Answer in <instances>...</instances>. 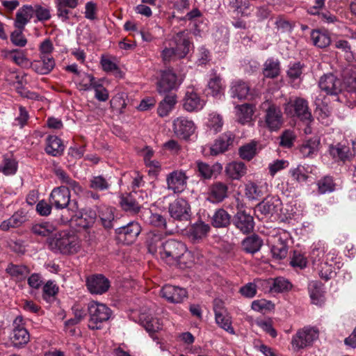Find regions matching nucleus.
Wrapping results in <instances>:
<instances>
[{
  "label": "nucleus",
  "instance_id": "bf43d9fd",
  "mask_svg": "<svg viewBox=\"0 0 356 356\" xmlns=\"http://www.w3.org/2000/svg\"><path fill=\"white\" fill-rule=\"evenodd\" d=\"M280 138V145L283 147L290 148L293 145V142L296 139V136L292 131L285 130L284 131H283Z\"/></svg>",
  "mask_w": 356,
  "mask_h": 356
},
{
  "label": "nucleus",
  "instance_id": "c756f323",
  "mask_svg": "<svg viewBox=\"0 0 356 356\" xmlns=\"http://www.w3.org/2000/svg\"><path fill=\"white\" fill-rule=\"evenodd\" d=\"M64 150V145L62 140L56 136H49L47 138V145L45 152L49 155L58 156L63 154Z\"/></svg>",
  "mask_w": 356,
  "mask_h": 356
},
{
  "label": "nucleus",
  "instance_id": "09e8293b",
  "mask_svg": "<svg viewBox=\"0 0 356 356\" xmlns=\"http://www.w3.org/2000/svg\"><path fill=\"white\" fill-rule=\"evenodd\" d=\"M257 142L252 141L250 143L241 146L238 149L240 157L246 161L252 160L257 154Z\"/></svg>",
  "mask_w": 356,
  "mask_h": 356
},
{
  "label": "nucleus",
  "instance_id": "7ed1b4c3",
  "mask_svg": "<svg viewBox=\"0 0 356 356\" xmlns=\"http://www.w3.org/2000/svg\"><path fill=\"white\" fill-rule=\"evenodd\" d=\"M285 114L291 118L296 117L300 121L309 123L313 121V117L309 111L308 102L302 97L290 99L284 104Z\"/></svg>",
  "mask_w": 356,
  "mask_h": 356
},
{
  "label": "nucleus",
  "instance_id": "a19ab883",
  "mask_svg": "<svg viewBox=\"0 0 356 356\" xmlns=\"http://www.w3.org/2000/svg\"><path fill=\"white\" fill-rule=\"evenodd\" d=\"M31 230L35 235L49 238L56 231V226L49 222H43L33 225Z\"/></svg>",
  "mask_w": 356,
  "mask_h": 356
},
{
  "label": "nucleus",
  "instance_id": "f8f14e48",
  "mask_svg": "<svg viewBox=\"0 0 356 356\" xmlns=\"http://www.w3.org/2000/svg\"><path fill=\"white\" fill-rule=\"evenodd\" d=\"M232 222L244 234L251 233L254 227L253 216L245 210H238L233 216Z\"/></svg>",
  "mask_w": 356,
  "mask_h": 356
},
{
  "label": "nucleus",
  "instance_id": "6e6d98bb",
  "mask_svg": "<svg viewBox=\"0 0 356 356\" xmlns=\"http://www.w3.org/2000/svg\"><path fill=\"white\" fill-rule=\"evenodd\" d=\"M109 186L106 179L101 175L94 176L90 180V188L95 190L104 191L107 190Z\"/></svg>",
  "mask_w": 356,
  "mask_h": 356
},
{
  "label": "nucleus",
  "instance_id": "f3484780",
  "mask_svg": "<svg viewBox=\"0 0 356 356\" xmlns=\"http://www.w3.org/2000/svg\"><path fill=\"white\" fill-rule=\"evenodd\" d=\"M188 177L182 171L175 170L170 172L166 178L168 188L175 193H181L187 185Z\"/></svg>",
  "mask_w": 356,
  "mask_h": 356
},
{
  "label": "nucleus",
  "instance_id": "79ce46f5",
  "mask_svg": "<svg viewBox=\"0 0 356 356\" xmlns=\"http://www.w3.org/2000/svg\"><path fill=\"white\" fill-rule=\"evenodd\" d=\"M311 40L313 44L318 48H325L330 45L331 39L330 35L319 30H312Z\"/></svg>",
  "mask_w": 356,
  "mask_h": 356
},
{
  "label": "nucleus",
  "instance_id": "2f4dec72",
  "mask_svg": "<svg viewBox=\"0 0 356 356\" xmlns=\"http://www.w3.org/2000/svg\"><path fill=\"white\" fill-rule=\"evenodd\" d=\"M227 184L218 181L213 184L209 188V198L213 202H220L227 197Z\"/></svg>",
  "mask_w": 356,
  "mask_h": 356
},
{
  "label": "nucleus",
  "instance_id": "a211bd4d",
  "mask_svg": "<svg viewBox=\"0 0 356 356\" xmlns=\"http://www.w3.org/2000/svg\"><path fill=\"white\" fill-rule=\"evenodd\" d=\"M173 129L178 137L187 140L194 133L195 127L192 120L184 117H179L174 120Z\"/></svg>",
  "mask_w": 356,
  "mask_h": 356
},
{
  "label": "nucleus",
  "instance_id": "4468645a",
  "mask_svg": "<svg viewBox=\"0 0 356 356\" xmlns=\"http://www.w3.org/2000/svg\"><path fill=\"white\" fill-rule=\"evenodd\" d=\"M318 86L327 95H337L341 92L342 82L333 74H324L320 78Z\"/></svg>",
  "mask_w": 356,
  "mask_h": 356
},
{
  "label": "nucleus",
  "instance_id": "e433bc0d",
  "mask_svg": "<svg viewBox=\"0 0 356 356\" xmlns=\"http://www.w3.org/2000/svg\"><path fill=\"white\" fill-rule=\"evenodd\" d=\"M246 166L244 163L232 162L225 168L226 175L232 179H239L246 173Z\"/></svg>",
  "mask_w": 356,
  "mask_h": 356
},
{
  "label": "nucleus",
  "instance_id": "7c9ffc66",
  "mask_svg": "<svg viewBox=\"0 0 356 356\" xmlns=\"http://www.w3.org/2000/svg\"><path fill=\"white\" fill-rule=\"evenodd\" d=\"M5 270L12 279L17 282L24 280L30 273L27 266L12 263L8 264Z\"/></svg>",
  "mask_w": 356,
  "mask_h": 356
},
{
  "label": "nucleus",
  "instance_id": "052dcab7",
  "mask_svg": "<svg viewBox=\"0 0 356 356\" xmlns=\"http://www.w3.org/2000/svg\"><path fill=\"white\" fill-rule=\"evenodd\" d=\"M23 30L24 29H17V30L12 32L10 35V40L15 46L23 47L27 43V40L23 34Z\"/></svg>",
  "mask_w": 356,
  "mask_h": 356
},
{
  "label": "nucleus",
  "instance_id": "69168bd1",
  "mask_svg": "<svg viewBox=\"0 0 356 356\" xmlns=\"http://www.w3.org/2000/svg\"><path fill=\"white\" fill-rule=\"evenodd\" d=\"M302 67L300 62L294 63L287 70V76L293 80L300 78L302 73Z\"/></svg>",
  "mask_w": 356,
  "mask_h": 356
},
{
  "label": "nucleus",
  "instance_id": "412c9836",
  "mask_svg": "<svg viewBox=\"0 0 356 356\" xmlns=\"http://www.w3.org/2000/svg\"><path fill=\"white\" fill-rule=\"evenodd\" d=\"M56 62L51 56H40V60L31 64V69L39 74H48L55 67Z\"/></svg>",
  "mask_w": 356,
  "mask_h": 356
},
{
  "label": "nucleus",
  "instance_id": "e2e57ef3",
  "mask_svg": "<svg viewBox=\"0 0 356 356\" xmlns=\"http://www.w3.org/2000/svg\"><path fill=\"white\" fill-rule=\"evenodd\" d=\"M325 253L323 250L319 248H314L312 250L310 253V259L314 267L317 266L318 268L323 265L324 263H323V259Z\"/></svg>",
  "mask_w": 356,
  "mask_h": 356
},
{
  "label": "nucleus",
  "instance_id": "f257e3e1",
  "mask_svg": "<svg viewBox=\"0 0 356 356\" xmlns=\"http://www.w3.org/2000/svg\"><path fill=\"white\" fill-rule=\"evenodd\" d=\"M49 202L60 211V217L54 219L58 224L66 225L78 216L79 202L76 199H70V191L67 187L62 186L53 189Z\"/></svg>",
  "mask_w": 356,
  "mask_h": 356
},
{
  "label": "nucleus",
  "instance_id": "f704fd0d",
  "mask_svg": "<svg viewBox=\"0 0 356 356\" xmlns=\"http://www.w3.org/2000/svg\"><path fill=\"white\" fill-rule=\"evenodd\" d=\"M230 222L231 216L224 209H217L211 218V225L216 228L227 227Z\"/></svg>",
  "mask_w": 356,
  "mask_h": 356
},
{
  "label": "nucleus",
  "instance_id": "8fccbe9b",
  "mask_svg": "<svg viewBox=\"0 0 356 356\" xmlns=\"http://www.w3.org/2000/svg\"><path fill=\"white\" fill-rule=\"evenodd\" d=\"M271 252L273 258L281 260L285 258L287 255L288 245L283 240L279 238L277 241L273 245L271 248Z\"/></svg>",
  "mask_w": 356,
  "mask_h": 356
},
{
  "label": "nucleus",
  "instance_id": "2eb2a0df",
  "mask_svg": "<svg viewBox=\"0 0 356 356\" xmlns=\"http://www.w3.org/2000/svg\"><path fill=\"white\" fill-rule=\"evenodd\" d=\"M86 286L92 294H103L110 288V281L102 274L93 275L86 279Z\"/></svg>",
  "mask_w": 356,
  "mask_h": 356
},
{
  "label": "nucleus",
  "instance_id": "6ab92c4d",
  "mask_svg": "<svg viewBox=\"0 0 356 356\" xmlns=\"http://www.w3.org/2000/svg\"><path fill=\"white\" fill-rule=\"evenodd\" d=\"M235 136L230 131L225 132L216 138L210 148L211 155H218L227 151L233 145Z\"/></svg>",
  "mask_w": 356,
  "mask_h": 356
},
{
  "label": "nucleus",
  "instance_id": "39448f33",
  "mask_svg": "<svg viewBox=\"0 0 356 356\" xmlns=\"http://www.w3.org/2000/svg\"><path fill=\"white\" fill-rule=\"evenodd\" d=\"M161 257L169 265H176L186 251V245L181 241L169 239L162 244Z\"/></svg>",
  "mask_w": 356,
  "mask_h": 356
},
{
  "label": "nucleus",
  "instance_id": "3c124183",
  "mask_svg": "<svg viewBox=\"0 0 356 356\" xmlns=\"http://www.w3.org/2000/svg\"><path fill=\"white\" fill-rule=\"evenodd\" d=\"M318 191L320 194H325L334 191L335 184L330 176H325L319 179L317 183Z\"/></svg>",
  "mask_w": 356,
  "mask_h": 356
},
{
  "label": "nucleus",
  "instance_id": "774afa93",
  "mask_svg": "<svg viewBox=\"0 0 356 356\" xmlns=\"http://www.w3.org/2000/svg\"><path fill=\"white\" fill-rule=\"evenodd\" d=\"M33 11L39 21H47L51 17L49 10L40 5H35Z\"/></svg>",
  "mask_w": 356,
  "mask_h": 356
},
{
  "label": "nucleus",
  "instance_id": "864d4df0",
  "mask_svg": "<svg viewBox=\"0 0 356 356\" xmlns=\"http://www.w3.org/2000/svg\"><path fill=\"white\" fill-rule=\"evenodd\" d=\"M223 125V120L222 117L217 113H211L209 115L207 127L213 130L214 134L219 132Z\"/></svg>",
  "mask_w": 356,
  "mask_h": 356
},
{
  "label": "nucleus",
  "instance_id": "680f3d73",
  "mask_svg": "<svg viewBox=\"0 0 356 356\" xmlns=\"http://www.w3.org/2000/svg\"><path fill=\"white\" fill-rule=\"evenodd\" d=\"M208 87L211 90L213 96L220 95L223 90L221 79L217 76L211 78L208 83Z\"/></svg>",
  "mask_w": 356,
  "mask_h": 356
},
{
  "label": "nucleus",
  "instance_id": "ea45409f",
  "mask_svg": "<svg viewBox=\"0 0 356 356\" xmlns=\"http://www.w3.org/2000/svg\"><path fill=\"white\" fill-rule=\"evenodd\" d=\"M263 74L265 77L275 79L280 74V63L278 60L268 58L264 65Z\"/></svg>",
  "mask_w": 356,
  "mask_h": 356
},
{
  "label": "nucleus",
  "instance_id": "cd10ccee",
  "mask_svg": "<svg viewBox=\"0 0 356 356\" xmlns=\"http://www.w3.org/2000/svg\"><path fill=\"white\" fill-rule=\"evenodd\" d=\"M203 106L204 101L200 99L196 92L188 91L186 93L183 104L184 108L186 111L188 112L199 111L203 108Z\"/></svg>",
  "mask_w": 356,
  "mask_h": 356
},
{
  "label": "nucleus",
  "instance_id": "f03ea898",
  "mask_svg": "<svg viewBox=\"0 0 356 356\" xmlns=\"http://www.w3.org/2000/svg\"><path fill=\"white\" fill-rule=\"evenodd\" d=\"M47 244L49 248L56 253L73 254L79 249L76 237L65 232L55 234L53 237L47 238Z\"/></svg>",
  "mask_w": 356,
  "mask_h": 356
},
{
  "label": "nucleus",
  "instance_id": "473e14b6",
  "mask_svg": "<svg viewBox=\"0 0 356 356\" xmlns=\"http://www.w3.org/2000/svg\"><path fill=\"white\" fill-rule=\"evenodd\" d=\"M343 83L346 90L353 94V103L356 106V72L347 69L343 72Z\"/></svg>",
  "mask_w": 356,
  "mask_h": 356
},
{
  "label": "nucleus",
  "instance_id": "aec40b11",
  "mask_svg": "<svg viewBox=\"0 0 356 356\" xmlns=\"http://www.w3.org/2000/svg\"><path fill=\"white\" fill-rule=\"evenodd\" d=\"M210 229L209 224L199 220L190 227L188 231V237L193 243H200L207 236Z\"/></svg>",
  "mask_w": 356,
  "mask_h": 356
},
{
  "label": "nucleus",
  "instance_id": "20e7f679",
  "mask_svg": "<svg viewBox=\"0 0 356 356\" xmlns=\"http://www.w3.org/2000/svg\"><path fill=\"white\" fill-rule=\"evenodd\" d=\"M89 314L88 327L90 330H100L102 323L109 320L112 311L106 305L90 302L88 305Z\"/></svg>",
  "mask_w": 356,
  "mask_h": 356
},
{
  "label": "nucleus",
  "instance_id": "b1692460",
  "mask_svg": "<svg viewBox=\"0 0 356 356\" xmlns=\"http://www.w3.org/2000/svg\"><path fill=\"white\" fill-rule=\"evenodd\" d=\"M57 16L63 22H67L70 19L71 13L70 9L75 8L79 3V0H55Z\"/></svg>",
  "mask_w": 356,
  "mask_h": 356
},
{
  "label": "nucleus",
  "instance_id": "dca6fc26",
  "mask_svg": "<svg viewBox=\"0 0 356 356\" xmlns=\"http://www.w3.org/2000/svg\"><path fill=\"white\" fill-rule=\"evenodd\" d=\"M161 296L171 303H181L188 296L184 288L166 284L163 286L160 292Z\"/></svg>",
  "mask_w": 356,
  "mask_h": 356
},
{
  "label": "nucleus",
  "instance_id": "423d86ee",
  "mask_svg": "<svg viewBox=\"0 0 356 356\" xmlns=\"http://www.w3.org/2000/svg\"><path fill=\"white\" fill-rule=\"evenodd\" d=\"M318 337L319 330L316 327L305 326L299 329L293 336L291 339L292 348L293 350L298 351L312 346L313 343L318 339Z\"/></svg>",
  "mask_w": 356,
  "mask_h": 356
},
{
  "label": "nucleus",
  "instance_id": "5701e85b",
  "mask_svg": "<svg viewBox=\"0 0 356 356\" xmlns=\"http://www.w3.org/2000/svg\"><path fill=\"white\" fill-rule=\"evenodd\" d=\"M281 201L277 197H267L257 205V209L262 214L273 215L280 209Z\"/></svg>",
  "mask_w": 356,
  "mask_h": 356
},
{
  "label": "nucleus",
  "instance_id": "72a5a7b5",
  "mask_svg": "<svg viewBox=\"0 0 356 356\" xmlns=\"http://www.w3.org/2000/svg\"><path fill=\"white\" fill-rule=\"evenodd\" d=\"M231 96L238 99H245L250 93L249 85L242 81H234L230 88Z\"/></svg>",
  "mask_w": 356,
  "mask_h": 356
},
{
  "label": "nucleus",
  "instance_id": "c9c22d12",
  "mask_svg": "<svg viewBox=\"0 0 356 356\" xmlns=\"http://www.w3.org/2000/svg\"><path fill=\"white\" fill-rule=\"evenodd\" d=\"M162 238L163 235L159 232L150 231L147 234L145 244L149 253L154 254L158 248L162 246Z\"/></svg>",
  "mask_w": 356,
  "mask_h": 356
},
{
  "label": "nucleus",
  "instance_id": "c03bdc74",
  "mask_svg": "<svg viewBox=\"0 0 356 356\" xmlns=\"http://www.w3.org/2000/svg\"><path fill=\"white\" fill-rule=\"evenodd\" d=\"M236 108L238 122L244 124L252 120L254 111L251 104H244L237 106Z\"/></svg>",
  "mask_w": 356,
  "mask_h": 356
},
{
  "label": "nucleus",
  "instance_id": "58836bf2",
  "mask_svg": "<svg viewBox=\"0 0 356 356\" xmlns=\"http://www.w3.org/2000/svg\"><path fill=\"white\" fill-rule=\"evenodd\" d=\"M323 284L318 281H312L308 285V291L312 303L321 305L323 302Z\"/></svg>",
  "mask_w": 356,
  "mask_h": 356
},
{
  "label": "nucleus",
  "instance_id": "5fc2aeb1",
  "mask_svg": "<svg viewBox=\"0 0 356 356\" xmlns=\"http://www.w3.org/2000/svg\"><path fill=\"white\" fill-rule=\"evenodd\" d=\"M245 196L249 200H257L262 195V191L254 182H248L245 188Z\"/></svg>",
  "mask_w": 356,
  "mask_h": 356
},
{
  "label": "nucleus",
  "instance_id": "4c0bfd02",
  "mask_svg": "<svg viewBox=\"0 0 356 356\" xmlns=\"http://www.w3.org/2000/svg\"><path fill=\"white\" fill-rule=\"evenodd\" d=\"M27 220V216L24 211L15 212L9 219L1 222V230H8L10 227H17Z\"/></svg>",
  "mask_w": 356,
  "mask_h": 356
},
{
  "label": "nucleus",
  "instance_id": "9b49d317",
  "mask_svg": "<svg viewBox=\"0 0 356 356\" xmlns=\"http://www.w3.org/2000/svg\"><path fill=\"white\" fill-rule=\"evenodd\" d=\"M170 45H172L177 51V58L186 57L192 46V42L190 40V33L188 30L179 31L173 35Z\"/></svg>",
  "mask_w": 356,
  "mask_h": 356
},
{
  "label": "nucleus",
  "instance_id": "ddd939ff",
  "mask_svg": "<svg viewBox=\"0 0 356 356\" xmlns=\"http://www.w3.org/2000/svg\"><path fill=\"white\" fill-rule=\"evenodd\" d=\"M177 76L172 69L161 72V79L157 82L156 89L159 94H165L177 88Z\"/></svg>",
  "mask_w": 356,
  "mask_h": 356
},
{
  "label": "nucleus",
  "instance_id": "a878e982",
  "mask_svg": "<svg viewBox=\"0 0 356 356\" xmlns=\"http://www.w3.org/2000/svg\"><path fill=\"white\" fill-rule=\"evenodd\" d=\"M34 15L33 7L24 5L16 13L15 26L17 29H24L25 25L29 22Z\"/></svg>",
  "mask_w": 356,
  "mask_h": 356
},
{
  "label": "nucleus",
  "instance_id": "de8ad7c7",
  "mask_svg": "<svg viewBox=\"0 0 356 356\" xmlns=\"http://www.w3.org/2000/svg\"><path fill=\"white\" fill-rule=\"evenodd\" d=\"M329 152L333 159H338L343 162L349 159V148L339 143L337 145H331Z\"/></svg>",
  "mask_w": 356,
  "mask_h": 356
},
{
  "label": "nucleus",
  "instance_id": "6e6552de",
  "mask_svg": "<svg viewBox=\"0 0 356 356\" xmlns=\"http://www.w3.org/2000/svg\"><path fill=\"white\" fill-rule=\"evenodd\" d=\"M22 321L21 316L17 317L13 323V329L9 334V340L11 345L16 348H24L30 340L28 330L20 323Z\"/></svg>",
  "mask_w": 356,
  "mask_h": 356
},
{
  "label": "nucleus",
  "instance_id": "0eeeda50",
  "mask_svg": "<svg viewBox=\"0 0 356 356\" xmlns=\"http://www.w3.org/2000/svg\"><path fill=\"white\" fill-rule=\"evenodd\" d=\"M265 108V124L270 131H278L283 124V115L280 108L275 104L266 102L263 104Z\"/></svg>",
  "mask_w": 356,
  "mask_h": 356
},
{
  "label": "nucleus",
  "instance_id": "a18cd8bd",
  "mask_svg": "<svg viewBox=\"0 0 356 356\" xmlns=\"http://www.w3.org/2000/svg\"><path fill=\"white\" fill-rule=\"evenodd\" d=\"M140 321L141 325L151 336L161 329L159 321L156 318L143 315L140 318Z\"/></svg>",
  "mask_w": 356,
  "mask_h": 356
},
{
  "label": "nucleus",
  "instance_id": "0e129e2a",
  "mask_svg": "<svg viewBox=\"0 0 356 356\" xmlns=\"http://www.w3.org/2000/svg\"><path fill=\"white\" fill-rule=\"evenodd\" d=\"M290 264L292 266L303 268L307 266V259L299 251L295 250Z\"/></svg>",
  "mask_w": 356,
  "mask_h": 356
},
{
  "label": "nucleus",
  "instance_id": "bb28decb",
  "mask_svg": "<svg viewBox=\"0 0 356 356\" xmlns=\"http://www.w3.org/2000/svg\"><path fill=\"white\" fill-rule=\"evenodd\" d=\"M136 193H129L120 197V205L122 210L132 214H136L140 211L141 205L136 200Z\"/></svg>",
  "mask_w": 356,
  "mask_h": 356
},
{
  "label": "nucleus",
  "instance_id": "4be33fe9",
  "mask_svg": "<svg viewBox=\"0 0 356 356\" xmlns=\"http://www.w3.org/2000/svg\"><path fill=\"white\" fill-rule=\"evenodd\" d=\"M321 147V140L318 137H314L305 140L299 148L300 152L304 158H314Z\"/></svg>",
  "mask_w": 356,
  "mask_h": 356
},
{
  "label": "nucleus",
  "instance_id": "4d7b16f0",
  "mask_svg": "<svg viewBox=\"0 0 356 356\" xmlns=\"http://www.w3.org/2000/svg\"><path fill=\"white\" fill-rule=\"evenodd\" d=\"M4 56L10 58L17 65H22L25 61H27V58L24 56L22 51L18 49H13L10 51H3Z\"/></svg>",
  "mask_w": 356,
  "mask_h": 356
},
{
  "label": "nucleus",
  "instance_id": "37998d69",
  "mask_svg": "<svg viewBox=\"0 0 356 356\" xmlns=\"http://www.w3.org/2000/svg\"><path fill=\"white\" fill-rule=\"evenodd\" d=\"M18 163L12 154H7L3 156L1 172L5 175H15L17 170Z\"/></svg>",
  "mask_w": 356,
  "mask_h": 356
},
{
  "label": "nucleus",
  "instance_id": "9d476101",
  "mask_svg": "<svg viewBox=\"0 0 356 356\" xmlns=\"http://www.w3.org/2000/svg\"><path fill=\"white\" fill-rule=\"evenodd\" d=\"M168 212L171 218L177 221H188L191 216V206L184 198H177L169 204Z\"/></svg>",
  "mask_w": 356,
  "mask_h": 356
},
{
  "label": "nucleus",
  "instance_id": "1a4fd4ad",
  "mask_svg": "<svg viewBox=\"0 0 356 356\" xmlns=\"http://www.w3.org/2000/svg\"><path fill=\"white\" fill-rule=\"evenodd\" d=\"M141 232V227L136 221H131L115 229L117 239L127 245L132 244Z\"/></svg>",
  "mask_w": 356,
  "mask_h": 356
},
{
  "label": "nucleus",
  "instance_id": "49530a36",
  "mask_svg": "<svg viewBox=\"0 0 356 356\" xmlns=\"http://www.w3.org/2000/svg\"><path fill=\"white\" fill-rule=\"evenodd\" d=\"M215 320L219 327L230 334H234V329L232 325V318L227 311L216 314Z\"/></svg>",
  "mask_w": 356,
  "mask_h": 356
},
{
  "label": "nucleus",
  "instance_id": "393cba45",
  "mask_svg": "<svg viewBox=\"0 0 356 356\" xmlns=\"http://www.w3.org/2000/svg\"><path fill=\"white\" fill-rule=\"evenodd\" d=\"M262 245V238L256 234L245 237L241 242L242 250L245 252L252 254L259 252Z\"/></svg>",
  "mask_w": 356,
  "mask_h": 356
},
{
  "label": "nucleus",
  "instance_id": "603ef678",
  "mask_svg": "<svg viewBox=\"0 0 356 356\" xmlns=\"http://www.w3.org/2000/svg\"><path fill=\"white\" fill-rule=\"evenodd\" d=\"M99 218L102 225L106 229H111L113 227V222L115 220L113 209L107 207L103 209L99 213Z\"/></svg>",
  "mask_w": 356,
  "mask_h": 356
},
{
  "label": "nucleus",
  "instance_id": "13d9d810",
  "mask_svg": "<svg viewBox=\"0 0 356 356\" xmlns=\"http://www.w3.org/2000/svg\"><path fill=\"white\" fill-rule=\"evenodd\" d=\"M292 284L287 280L283 277H278L275 280L271 289L275 292L282 293L290 290Z\"/></svg>",
  "mask_w": 356,
  "mask_h": 356
},
{
  "label": "nucleus",
  "instance_id": "338daca9",
  "mask_svg": "<svg viewBox=\"0 0 356 356\" xmlns=\"http://www.w3.org/2000/svg\"><path fill=\"white\" fill-rule=\"evenodd\" d=\"M53 204L42 200L38 202L36 205V211L41 216H47L51 213Z\"/></svg>",
  "mask_w": 356,
  "mask_h": 356
},
{
  "label": "nucleus",
  "instance_id": "c85d7f7f",
  "mask_svg": "<svg viewBox=\"0 0 356 356\" xmlns=\"http://www.w3.org/2000/svg\"><path fill=\"white\" fill-rule=\"evenodd\" d=\"M142 218L147 224L154 227L166 229L165 218L158 213H152L150 209H145L142 212Z\"/></svg>",
  "mask_w": 356,
  "mask_h": 356
}]
</instances>
